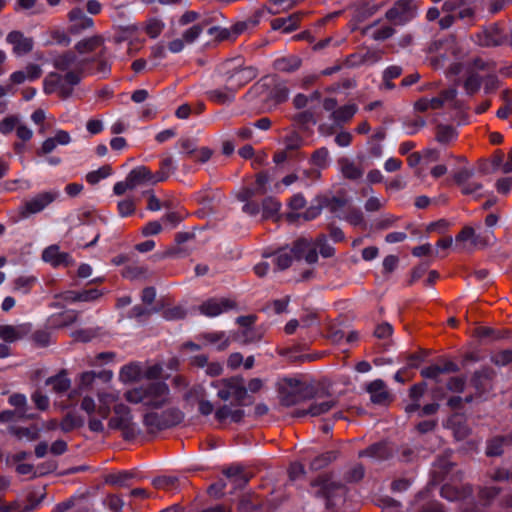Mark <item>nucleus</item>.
Returning <instances> with one entry per match:
<instances>
[{
  "label": "nucleus",
  "mask_w": 512,
  "mask_h": 512,
  "mask_svg": "<svg viewBox=\"0 0 512 512\" xmlns=\"http://www.w3.org/2000/svg\"><path fill=\"white\" fill-rule=\"evenodd\" d=\"M169 386L163 381H152L128 390L125 399L132 404L142 403L153 409L162 408L169 397Z\"/></svg>",
  "instance_id": "nucleus-1"
},
{
  "label": "nucleus",
  "mask_w": 512,
  "mask_h": 512,
  "mask_svg": "<svg viewBox=\"0 0 512 512\" xmlns=\"http://www.w3.org/2000/svg\"><path fill=\"white\" fill-rule=\"evenodd\" d=\"M329 151L326 147L316 149L312 155L310 162L312 165L319 169H324L328 166Z\"/></svg>",
  "instance_id": "nucleus-48"
},
{
  "label": "nucleus",
  "mask_w": 512,
  "mask_h": 512,
  "mask_svg": "<svg viewBox=\"0 0 512 512\" xmlns=\"http://www.w3.org/2000/svg\"><path fill=\"white\" fill-rule=\"evenodd\" d=\"M217 73L226 83V89L235 94L239 89L258 76V69L254 66H243L240 59H229L220 64Z\"/></svg>",
  "instance_id": "nucleus-2"
},
{
  "label": "nucleus",
  "mask_w": 512,
  "mask_h": 512,
  "mask_svg": "<svg viewBox=\"0 0 512 512\" xmlns=\"http://www.w3.org/2000/svg\"><path fill=\"white\" fill-rule=\"evenodd\" d=\"M177 170V164L172 156H167L160 161L159 170L154 173L156 180L154 182L160 183L166 181Z\"/></svg>",
  "instance_id": "nucleus-26"
},
{
  "label": "nucleus",
  "mask_w": 512,
  "mask_h": 512,
  "mask_svg": "<svg viewBox=\"0 0 512 512\" xmlns=\"http://www.w3.org/2000/svg\"><path fill=\"white\" fill-rule=\"evenodd\" d=\"M285 149L292 152L300 149L304 144V139L298 133H291L285 137Z\"/></svg>",
  "instance_id": "nucleus-60"
},
{
  "label": "nucleus",
  "mask_w": 512,
  "mask_h": 512,
  "mask_svg": "<svg viewBox=\"0 0 512 512\" xmlns=\"http://www.w3.org/2000/svg\"><path fill=\"white\" fill-rule=\"evenodd\" d=\"M236 307V302L229 298H209L200 305L199 310L207 317H216Z\"/></svg>",
  "instance_id": "nucleus-10"
},
{
  "label": "nucleus",
  "mask_w": 512,
  "mask_h": 512,
  "mask_svg": "<svg viewBox=\"0 0 512 512\" xmlns=\"http://www.w3.org/2000/svg\"><path fill=\"white\" fill-rule=\"evenodd\" d=\"M7 43L13 46V53L16 56H23L33 50L34 42L32 38L25 37L21 31L14 30L8 33Z\"/></svg>",
  "instance_id": "nucleus-14"
},
{
  "label": "nucleus",
  "mask_w": 512,
  "mask_h": 512,
  "mask_svg": "<svg viewBox=\"0 0 512 512\" xmlns=\"http://www.w3.org/2000/svg\"><path fill=\"white\" fill-rule=\"evenodd\" d=\"M78 318V313L74 310H67L60 313L52 314L46 321L47 328L50 329H61L68 327L75 323Z\"/></svg>",
  "instance_id": "nucleus-20"
},
{
  "label": "nucleus",
  "mask_w": 512,
  "mask_h": 512,
  "mask_svg": "<svg viewBox=\"0 0 512 512\" xmlns=\"http://www.w3.org/2000/svg\"><path fill=\"white\" fill-rule=\"evenodd\" d=\"M102 503L104 507L111 512H122L123 506L125 504L122 497L117 494H107Z\"/></svg>",
  "instance_id": "nucleus-49"
},
{
  "label": "nucleus",
  "mask_w": 512,
  "mask_h": 512,
  "mask_svg": "<svg viewBox=\"0 0 512 512\" xmlns=\"http://www.w3.org/2000/svg\"><path fill=\"white\" fill-rule=\"evenodd\" d=\"M141 375V369L137 364L124 365L119 373V378L123 382L136 381Z\"/></svg>",
  "instance_id": "nucleus-44"
},
{
  "label": "nucleus",
  "mask_w": 512,
  "mask_h": 512,
  "mask_svg": "<svg viewBox=\"0 0 512 512\" xmlns=\"http://www.w3.org/2000/svg\"><path fill=\"white\" fill-rule=\"evenodd\" d=\"M311 487L315 489L313 495L325 501L326 510H332L336 505V499L345 493V486L332 480L329 474H320L311 481Z\"/></svg>",
  "instance_id": "nucleus-3"
},
{
  "label": "nucleus",
  "mask_w": 512,
  "mask_h": 512,
  "mask_svg": "<svg viewBox=\"0 0 512 512\" xmlns=\"http://www.w3.org/2000/svg\"><path fill=\"white\" fill-rule=\"evenodd\" d=\"M8 402L11 406H14L19 412V418H25V419H34L35 414L28 413V407H27V399L24 394L21 393H14L12 394Z\"/></svg>",
  "instance_id": "nucleus-30"
},
{
  "label": "nucleus",
  "mask_w": 512,
  "mask_h": 512,
  "mask_svg": "<svg viewBox=\"0 0 512 512\" xmlns=\"http://www.w3.org/2000/svg\"><path fill=\"white\" fill-rule=\"evenodd\" d=\"M203 338L211 344H218V351H224L230 345V339L224 331L208 332L203 335Z\"/></svg>",
  "instance_id": "nucleus-36"
},
{
  "label": "nucleus",
  "mask_w": 512,
  "mask_h": 512,
  "mask_svg": "<svg viewBox=\"0 0 512 512\" xmlns=\"http://www.w3.org/2000/svg\"><path fill=\"white\" fill-rule=\"evenodd\" d=\"M50 328L39 329L33 332L32 340L38 347H47L51 344V332Z\"/></svg>",
  "instance_id": "nucleus-55"
},
{
  "label": "nucleus",
  "mask_w": 512,
  "mask_h": 512,
  "mask_svg": "<svg viewBox=\"0 0 512 512\" xmlns=\"http://www.w3.org/2000/svg\"><path fill=\"white\" fill-rule=\"evenodd\" d=\"M69 20L71 22L68 32L73 35H79L83 31L91 29L94 26V20L88 17L84 11L79 8H73L69 14Z\"/></svg>",
  "instance_id": "nucleus-13"
},
{
  "label": "nucleus",
  "mask_w": 512,
  "mask_h": 512,
  "mask_svg": "<svg viewBox=\"0 0 512 512\" xmlns=\"http://www.w3.org/2000/svg\"><path fill=\"white\" fill-rule=\"evenodd\" d=\"M302 59L296 55H289L285 57L277 58L273 67L275 70L280 72L291 73L298 70L301 67Z\"/></svg>",
  "instance_id": "nucleus-25"
},
{
  "label": "nucleus",
  "mask_w": 512,
  "mask_h": 512,
  "mask_svg": "<svg viewBox=\"0 0 512 512\" xmlns=\"http://www.w3.org/2000/svg\"><path fill=\"white\" fill-rule=\"evenodd\" d=\"M293 257L291 251L288 252L286 248H280L273 255V263L277 270H286L292 265Z\"/></svg>",
  "instance_id": "nucleus-34"
},
{
  "label": "nucleus",
  "mask_w": 512,
  "mask_h": 512,
  "mask_svg": "<svg viewBox=\"0 0 512 512\" xmlns=\"http://www.w3.org/2000/svg\"><path fill=\"white\" fill-rule=\"evenodd\" d=\"M288 97L289 89L283 83L276 84L270 92V98L277 104L286 102Z\"/></svg>",
  "instance_id": "nucleus-54"
},
{
  "label": "nucleus",
  "mask_w": 512,
  "mask_h": 512,
  "mask_svg": "<svg viewBox=\"0 0 512 512\" xmlns=\"http://www.w3.org/2000/svg\"><path fill=\"white\" fill-rule=\"evenodd\" d=\"M311 246L312 241L310 239L300 237L293 242L290 251L297 260H300L303 258L304 254L309 250V248H311Z\"/></svg>",
  "instance_id": "nucleus-45"
},
{
  "label": "nucleus",
  "mask_w": 512,
  "mask_h": 512,
  "mask_svg": "<svg viewBox=\"0 0 512 512\" xmlns=\"http://www.w3.org/2000/svg\"><path fill=\"white\" fill-rule=\"evenodd\" d=\"M212 385L214 387L219 386L217 396L221 400L228 401L230 398H233L232 406L241 407L248 404L246 402L248 393L242 377L224 378L217 383L213 382Z\"/></svg>",
  "instance_id": "nucleus-5"
},
{
  "label": "nucleus",
  "mask_w": 512,
  "mask_h": 512,
  "mask_svg": "<svg viewBox=\"0 0 512 512\" xmlns=\"http://www.w3.org/2000/svg\"><path fill=\"white\" fill-rule=\"evenodd\" d=\"M112 169L109 165H104L100 167L97 170L91 171L86 175V181L91 184L95 185L102 179L107 178L111 175Z\"/></svg>",
  "instance_id": "nucleus-52"
},
{
  "label": "nucleus",
  "mask_w": 512,
  "mask_h": 512,
  "mask_svg": "<svg viewBox=\"0 0 512 512\" xmlns=\"http://www.w3.org/2000/svg\"><path fill=\"white\" fill-rule=\"evenodd\" d=\"M102 42L103 39L99 35L88 37L77 42L75 45V50L80 54L90 53L99 47Z\"/></svg>",
  "instance_id": "nucleus-35"
},
{
  "label": "nucleus",
  "mask_w": 512,
  "mask_h": 512,
  "mask_svg": "<svg viewBox=\"0 0 512 512\" xmlns=\"http://www.w3.org/2000/svg\"><path fill=\"white\" fill-rule=\"evenodd\" d=\"M476 38L477 43L480 46L496 47L502 45L506 41L507 35L499 26L492 24L486 27L483 31L477 33Z\"/></svg>",
  "instance_id": "nucleus-11"
},
{
  "label": "nucleus",
  "mask_w": 512,
  "mask_h": 512,
  "mask_svg": "<svg viewBox=\"0 0 512 512\" xmlns=\"http://www.w3.org/2000/svg\"><path fill=\"white\" fill-rule=\"evenodd\" d=\"M338 452L335 450L326 451L318 456H316L310 462V469L313 471H319L325 467H327L330 463L336 460Z\"/></svg>",
  "instance_id": "nucleus-33"
},
{
  "label": "nucleus",
  "mask_w": 512,
  "mask_h": 512,
  "mask_svg": "<svg viewBox=\"0 0 512 512\" xmlns=\"http://www.w3.org/2000/svg\"><path fill=\"white\" fill-rule=\"evenodd\" d=\"M185 316L186 310L181 306H173L163 311V317L168 321L184 319Z\"/></svg>",
  "instance_id": "nucleus-64"
},
{
  "label": "nucleus",
  "mask_w": 512,
  "mask_h": 512,
  "mask_svg": "<svg viewBox=\"0 0 512 512\" xmlns=\"http://www.w3.org/2000/svg\"><path fill=\"white\" fill-rule=\"evenodd\" d=\"M460 370L459 366L453 361H445L442 365L433 364L423 368L420 372L421 376L426 379L438 381L441 374L456 373Z\"/></svg>",
  "instance_id": "nucleus-17"
},
{
  "label": "nucleus",
  "mask_w": 512,
  "mask_h": 512,
  "mask_svg": "<svg viewBox=\"0 0 512 512\" xmlns=\"http://www.w3.org/2000/svg\"><path fill=\"white\" fill-rule=\"evenodd\" d=\"M44 262L50 263L53 267H69L73 264L72 256L67 252H61L57 245H51L42 252Z\"/></svg>",
  "instance_id": "nucleus-15"
},
{
  "label": "nucleus",
  "mask_w": 512,
  "mask_h": 512,
  "mask_svg": "<svg viewBox=\"0 0 512 512\" xmlns=\"http://www.w3.org/2000/svg\"><path fill=\"white\" fill-rule=\"evenodd\" d=\"M207 98L216 104H230L234 102L236 94L233 91L226 89V84L223 89H211L206 92Z\"/></svg>",
  "instance_id": "nucleus-28"
},
{
  "label": "nucleus",
  "mask_w": 512,
  "mask_h": 512,
  "mask_svg": "<svg viewBox=\"0 0 512 512\" xmlns=\"http://www.w3.org/2000/svg\"><path fill=\"white\" fill-rule=\"evenodd\" d=\"M31 330L32 325L30 323L18 326L0 325V339H3L6 342H14L28 335Z\"/></svg>",
  "instance_id": "nucleus-18"
},
{
  "label": "nucleus",
  "mask_w": 512,
  "mask_h": 512,
  "mask_svg": "<svg viewBox=\"0 0 512 512\" xmlns=\"http://www.w3.org/2000/svg\"><path fill=\"white\" fill-rule=\"evenodd\" d=\"M396 453L395 446L393 443L382 440L369 445L367 448L358 452V457H369L379 461L390 460Z\"/></svg>",
  "instance_id": "nucleus-9"
},
{
  "label": "nucleus",
  "mask_w": 512,
  "mask_h": 512,
  "mask_svg": "<svg viewBox=\"0 0 512 512\" xmlns=\"http://www.w3.org/2000/svg\"><path fill=\"white\" fill-rule=\"evenodd\" d=\"M164 26V23L160 19L151 18L148 20L145 28L146 34L151 38H157L164 29Z\"/></svg>",
  "instance_id": "nucleus-59"
},
{
  "label": "nucleus",
  "mask_w": 512,
  "mask_h": 512,
  "mask_svg": "<svg viewBox=\"0 0 512 512\" xmlns=\"http://www.w3.org/2000/svg\"><path fill=\"white\" fill-rule=\"evenodd\" d=\"M336 405V401L334 400H327L320 403H312L308 409L298 410L296 415L297 416H320L322 414L327 413L329 410H331Z\"/></svg>",
  "instance_id": "nucleus-29"
},
{
  "label": "nucleus",
  "mask_w": 512,
  "mask_h": 512,
  "mask_svg": "<svg viewBox=\"0 0 512 512\" xmlns=\"http://www.w3.org/2000/svg\"><path fill=\"white\" fill-rule=\"evenodd\" d=\"M343 176L350 180H358L362 177L363 171L355 163L345 160L342 165Z\"/></svg>",
  "instance_id": "nucleus-53"
},
{
  "label": "nucleus",
  "mask_w": 512,
  "mask_h": 512,
  "mask_svg": "<svg viewBox=\"0 0 512 512\" xmlns=\"http://www.w3.org/2000/svg\"><path fill=\"white\" fill-rule=\"evenodd\" d=\"M375 25L376 22L373 25L369 26L367 30H372L371 37L376 41H384L390 38L395 33L394 28L389 25H384L374 29Z\"/></svg>",
  "instance_id": "nucleus-51"
},
{
  "label": "nucleus",
  "mask_w": 512,
  "mask_h": 512,
  "mask_svg": "<svg viewBox=\"0 0 512 512\" xmlns=\"http://www.w3.org/2000/svg\"><path fill=\"white\" fill-rule=\"evenodd\" d=\"M113 411L115 416L110 418L108 422L110 429L117 430L120 427H124L125 423H128L129 420L133 419L130 408L123 403L116 404Z\"/></svg>",
  "instance_id": "nucleus-22"
},
{
  "label": "nucleus",
  "mask_w": 512,
  "mask_h": 512,
  "mask_svg": "<svg viewBox=\"0 0 512 512\" xmlns=\"http://www.w3.org/2000/svg\"><path fill=\"white\" fill-rule=\"evenodd\" d=\"M59 196L60 191L56 189L37 193L35 196L26 200L23 205L19 207V214L21 218L26 219L33 214L42 212L50 204L57 200Z\"/></svg>",
  "instance_id": "nucleus-6"
},
{
  "label": "nucleus",
  "mask_w": 512,
  "mask_h": 512,
  "mask_svg": "<svg viewBox=\"0 0 512 512\" xmlns=\"http://www.w3.org/2000/svg\"><path fill=\"white\" fill-rule=\"evenodd\" d=\"M130 186L133 188L140 184H157L154 182V173L146 166H138L132 169L127 175Z\"/></svg>",
  "instance_id": "nucleus-21"
},
{
  "label": "nucleus",
  "mask_w": 512,
  "mask_h": 512,
  "mask_svg": "<svg viewBox=\"0 0 512 512\" xmlns=\"http://www.w3.org/2000/svg\"><path fill=\"white\" fill-rule=\"evenodd\" d=\"M277 351L280 356L287 358L291 362H310L317 359L316 355L300 354L299 346L279 348Z\"/></svg>",
  "instance_id": "nucleus-27"
},
{
  "label": "nucleus",
  "mask_w": 512,
  "mask_h": 512,
  "mask_svg": "<svg viewBox=\"0 0 512 512\" xmlns=\"http://www.w3.org/2000/svg\"><path fill=\"white\" fill-rule=\"evenodd\" d=\"M474 3L475 0H446L443 10L453 12L458 19L471 20L475 13Z\"/></svg>",
  "instance_id": "nucleus-12"
},
{
  "label": "nucleus",
  "mask_w": 512,
  "mask_h": 512,
  "mask_svg": "<svg viewBox=\"0 0 512 512\" xmlns=\"http://www.w3.org/2000/svg\"><path fill=\"white\" fill-rule=\"evenodd\" d=\"M84 418L73 413H67L61 420L60 429L64 433L73 431L74 429L80 428L84 425Z\"/></svg>",
  "instance_id": "nucleus-40"
},
{
  "label": "nucleus",
  "mask_w": 512,
  "mask_h": 512,
  "mask_svg": "<svg viewBox=\"0 0 512 512\" xmlns=\"http://www.w3.org/2000/svg\"><path fill=\"white\" fill-rule=\"evenodd\" d=\"M491 362L498 367H505L512 363V349H504L491 356Z\"/></svg>",
  "instance_id": "nucleus-57"
},
{
  "label": "nucleus",
  "mask_w": 512,
  "mask_h": 512,
  "mask_svg": "<svg viewBox=\"0 0 512 512\" xmlns=\"http://www.w3.org/2000/svg\"><path fill=\"white\" fill-rule=\"evenodd\" d=\"M358 111V107L356 104H346L344 106L339 107L332 113V118L335 122H347L349 121Z\"/></svg>",
  "instance_id": "nucleus-39"
},
{
  "label": "nucleus",
  "mask_w": 512,
  "mask_h": 512,
  "mask_svg": "<svg viewBox=\"0 0 512 512\" xmlns=\"http://www.w3.org/2000/svg\"><path fill=\"white\" fill-rule=\"evenodd\" d=\"M46 384L51 385L56 393H64L69 390L71 381L66 376L65 371H61L57 375L49 377L46 380Z\"/></svg>",
  "instance_id": "nucleus-32"
},
{
  "label": "nucleus",
  "mask_w": 512,
  "mask_h": 512,
  "mask_svg": "<svg viewBox=\"0 0 512 512\" xmlns=\"http://www.w3.org/2000/svg\"><path fill=\"white\" fill-rule=\"evenodd\" d=\"M427 354L425 351L415 352L411 354H402L398 357V362L405 363L404 367L408 369L418 368L420 364L425 360Z\"/></svg>",
  "instance_id": "nucleus-42"
},
{
  "label": "nucleus",
  "mask_w": 512,
  "mask_h": 512,
  "mask_svg": "<svg viewBox=\"0 0 512 512\" xmlns=\"http://www.w3.org/2000/svg\"><path fill=\"white\" fill-rule=\"evenodd\" d=\"M505 446H512V431L505 435H497L487 440L486 455L488 457H499L504 453Z\"/></svg>",
  "instance_id": "nucleus-16"
},
{
  "label": "nucleus",
  "mask_w": 512,
  "mask_h": 512,
  "mask_svg": "<svg viewBox=\"0 0 512 512\" xmlns=\"http://www.w3.org/2000/svg\"><path fill=\"white\" fill-rule=\"evenodd\" d=\"M62 83V75L57 72H51L43 81V91L50 95L60 87Z\"/></svg>",
  "instance_id": "nucleus-46"
},
{
  "label": "nucleus",
  "mask_w": 512,
  "mask_h": 512,
  "mask_svg": "<svg viewBox=\"0 0 512 512\" xmlns=\"http://www.w3.org/2000/svg\"><path fill=\"white\" fill-rule=\"evenodd\" d=\"M324 207L329 208L332 213H336L338 210L342 209L346 205V200L341 197L333 196L331 198H321Z\"/></svg>",
  "instance_id": "nucleus-63"
},
{
  "label": "nucleus",
  "mask_w": 512,
  "mask_h": 512,
  "mask_svg": "<svg viewBox=\"0 0 512 512\" xmlns=\"http://www.w3.org/2000/svg\"><path fill=\"white\" fill-rule=\"evenodd\" d=\"M482 85V77L478 73H471L464 81V89L468 95L477 93Z\"/></svg>",
  "instance_id": "nucleus-50"
},
{
  "label": "nucleus",
  "mask_w": 512,
  "mask_h": 512,
  "mask_svg": "<svg viewBox=\"0 0 512 512\" xmlns=\"http://www.w3.org/2000/svg\"><path fill=\"white\" fill-rule=\"evenodd\" d=\"M184 413L176 407L168 408L161 413L148 412L143 417V424L149 434L175 427L184 420Z\"/></svg>",
  "instance_id": "nucleus-4"
},
{
  "label": "nucleus",
  "mask_w": 512,
  "mask_h": 512,
  "mask_svg": "<svg viewBox=\"0 0 512 512\" xmlns=\"http://www.w3.org/2000/svg\"><path fill=\"white\" fill-rule=\"evenodd\" d=\"M366 390L371 396V402L374 404H383L389 398V394L386 390V384L381 379H376L370 382L367 385Z\"/></svg>",
  "instance_id": "nucleus-23"
},
{
  "label": "nucleus",
  "mask_w": 512,
  "mask_h": 512,
  "mask_svg": "<svg viewBox=\"0 0 512 512\" xmlns=\"http://www.w3.org/2000/svg\"><path fill=\"white\" fill-rule=\"evenodd\" d=\"M263 217L268 219L278 214L281 204L273 197H266L262 201Z\"/></svg>",
  "instance_id": "nucleus-47"
},
{
  "label": "nucleus",
  "mask_w": 512,
  "mask_h": 512,
  "mask_svg": "<svg viewBox=\"0 0 512 512\" xmlns=\"http://www.w3.org/2000/svg\"><path fill=\"white\" fill-rule=\"evenodd\" d=\"M315 244L319 248V253L322 255V257L330 258L334 256L335 249L328 243L327 238L324 234H320L316 238Z\"/></svg>",
  "instance_id": "nucleus-56"
},
{
  "label": "nucleus",
  "mask_w": 512,
  "mask_h": 512,
  "mask_svg": "<svg viewBox=\"0 0 512 512\" xmlns=\"http://www.w3.org/2000/svg\"><path fill=\"white\" fill-rule=\"evenodd\" d=\"M495 376V371L489 366H483L479 370H476L470 379V384L476 391L482 393L485 392L489 383Z\"/></svg>",
  "instance_id": "nucleus-19"
},
{
  "label": "nucleus",
  "mask_w": 512,
  "mask_h": 512,
  "mask_svg": "<svg viewBox=\"0 0 512 512\" xmlns=\"http://www.w3.org/2000/svg\"><path fill=\"white\" fill-rule=\"evenodd\" d=\"M418 0H397L385 16L394 25H405L418 15Z\"/></svg>",
  "instance_id": "nucleus-7"
},
{
  "label": "nucleus",
  "mask_w": 512,
  "mask_h": 512,
  "mask_svg": "<svg viewBox=\"0 0 512 512\" xmlns=\"http://www.w3.org/2000/svg\"><path fill=\"white\" fill-rule=\"evenodd\" d=\"M319 397V389L313 383L303 382L294 392H282L281 404L287 407Z\"/></svg>",
  "instance_id": "nucleus-8"
},
{
  "label": "nucleus",
  "mask_w": 512,
  "mask_h": 512,
  "mask_svg": "<svg viewBox=\"0 0 512 512\" xmlns=\"http://www.w3.org/2000/svg\"><path fill=\"white\" fill-rule=\"evenodd\" d=\"M9 433L18 439L26 438L29 441H35L40 437V429L36 425L30 427L10 426Z\"/></svg>",
  "instance_id": "nucleus-31"
},
{
  "label": "nucleus",
  "mask_w": 512,
  "mask_h": 512,
  "mask_svg": "<svg viewBox=\"0 0 512 512\" xmlns=\"http://www.w3.org/2000/svg\"><path fill=\"white\" fill-rule=\"evenodd\" d=\"M37 283L35 276H20L14 281V290L23 295L29 294Z\"/></svg>",
  "instance_id": "nucleus-43"
},
{
  "label": "nucleus",
  "mask_w": 512,
  "mask_h": 512,
  "mask_svg": "<svg viewBox=\"0 0 512 512\" xmlns=\"http://www.w3.org/2000/svg\"><path fill=\"white\" fill-rule=\"evenodd\" d=\"M364 475V466L362 464H356L345 473L344 479L349 483H357L363 479Z\"/></svg>",
  "instance_id": "nucleus-58"
},
{
  "label": "nucleus",
  "mask_w": 512,
  "mask_h": 512,
  "mask_svg": "<svg viewBox=\"0 0 512 512\" xmlns=\"http://www.w3.org/2000/svg\"><path fill=\"white\" fill-rule=\"evenodd\" d=\"M441 497L449 501H457L463 497V492L449 484H444L440 490Z\"/></svg>",
  "instance_id": "nucleus-61"
},
{
  "label": "nucleus",
  "mask_w": 512,
  "mask_h": 512,
  "mask_svg": "<svg viewBox=\"0 0 512 512\" xmlns=\"http://www.w3.org/2000/svg\"><path fill=\"white\" fill-rule=\"evenodd\" d=\"M135 477V472L123 470L118 473H111L106 476L105 482L109 485L126 487L128 481Z\"/></svg>",
  "instance_id": "nucleus-37"
},
{
  "label": "nucleus",
  "mask_w": 512,
  "mask_h": 512,
  "mask_svg": "<svg viewBox=\"0 0 512 512\" xmlns=\"http://www.w3.org/2000/svg\"><path fill=\"white\" fill-rule=\"evenodd\" d=\"M300 14L294 13L287 17H278L272 20L271 27L273 30H281L284 33H290L298 28Z\"/></svg>",
  "instance_id": "nucleus-24"
},
{
  "label": "nucleus",
  "mask_w": 512,
  "mask_h": 512,
  "mask_svg": "<svg viewBox=\"0 0 512 512\" xmlns=\"http://www.w3.org/2000/svg\"><path fill=\"white\" fill-rule=\"evenodd\" d=\"M223 474L227 478H235L236 481H241L244 484H246L248 482V478L245 476V474L243 472V468L240 466H237V465H231V466L226 467L223 470Z\"/></svg>",
  "instance_id": "nucleus-62"
},
{
  "label": "nucleus",
  "mask_w": 512,
  "mask_h": 512,
  "mask_svg": "<svg viewBox=\"0 0 512 512\" xmlns=\"http://www.w3.org/2000/svg\"><path fill=\"white\" fill-rule=\"evenodd\" d=\"M77 56L72 51H66L58 55L53 60V66L60 71H67L72 65L75 64Z\"/></svg>",
  "instance_id": "nucleus-41"
},
{
  "label": "nucleus",
  "mask_w": 512,
  "mask_h": 512,
  "mask_svg": "<svg viewBox=\"0 0 512 512\" xmlns=\"http://www.w3.org/2000/svg\"><path fill=\"white\" fill-rule=\"evenodd\" d=\"M458 136L457 130L452 125L439 124L436 128V140L441 144H447Z\"/></svg>",
  "instance_id": "nucleus-38"
}]
</instances>
